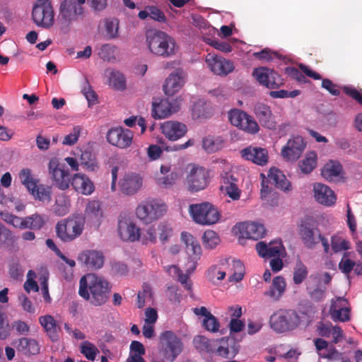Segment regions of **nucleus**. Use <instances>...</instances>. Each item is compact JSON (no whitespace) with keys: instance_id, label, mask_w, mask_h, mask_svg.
<instances>
[{"instance_id":"1","label":"nucleus","mask_w":362,"mask_h":362,"mask_svg":"<svg viewBox=\"0 0 362 362\" xmlns=\"http://www.w3.org/2000/svg\"><path fill=\"white\" fill-rule=\"evenodd\" d=\"M110 291L109 283L103 277L88 274L79 281V295L95 306L105 303Z\"/></svg>"},{"instance_id":"2","label":"nucleus","mask_w":362,"mask_h":362,"mask_svg":"<svg viewBox=\"0 0 362 362\" xmlns=\"http://www.w3.org/2000/svg\"><path fill=\"white\" fill-rule=\"evenodd\" d=\"M146 42L152 54L164 58L174 56L178 49L174 38L156 29H148L146 31Z\"/></svg>"},{"instance_id":"3","label":"nucleus","mask_w":362,"mask_h":362,"mask_svg":"<svg viewBox=\"0 0 362 362\" xmlns=\"http://www.w3.org/2000/svg\"><path fill=\"white\" fill-rule=\"evenodd\" d=\"M300 324V317L293 310H279L269 319L270 327L276 332L283 333L296 328Z\"/></svg>"},{"instance_id":"4","label":"nucleus","mask_w":362,"mask_h":362,"mask_svg":"<svg viewBox=\"0 0 362 362\" xmlns=\"http://www.w3.org/2000/svg\"><path fill=\"white\" fill-rule=\"evenodd\" d=\"M189 213L194 222L203 226L214 224L221 217L218 209L209 202L189 205Z\"/></svg>"},{"instance_id":"5","label":"nucleus","mask_w":362,"mask_h":362,"mask_svg":"<svg viewBox=\"0 0 362 362\" xmlns=\"http://www.w3.org/2000/svg\"><path fill=\"white\" fill-rule=\"evenodd\" d=\"M84 221L79 216H72L56 225V233L59 238L64 242H71L81 235L83 232Z\"/></svg>"},{"instance_id":"6","label":"nucleus","mask_w":362,"mask_h":362,"mask_svg":"<svg viewBox=\"0 0 362 362\" xmlns=\"http://www.w3.org/2000/svg\"><path fill=\"white\" fill-rule=\"evenodd\" d=\"M166 210L163 202L152 199L141 202L136 209V215L143 223L148 224L163 216Z\"/></svg>"},{"instance_id":"7","label":"nucleus","mask_w":362,"mask_h":362,"mask_svg":"<svg viewBox=\"0 0 362 362\" xmlns=\"http://www.w3.org/2000/svg\"><path fill=\"white\" fill-rule=\"evenodd\" d=\"M160 339V351L167 361L173 362L183 351L184 345L181 339L172 331L163 332Z\"/></svg>"},{"instance_id":"8","label":"nucleus","mask_w":362,"mask_h":362,"mask_svg":"<svg viewBox=\"0 0 362 362\" xmlns=\"http://www.w3.org/2000/svg\"><path fill=\"white\" fill-rule=\"evenodd\" d=\"M228 117L232 125L250 134L259 131L257 121L246 112L240 109H233L228 113Z\"/></svg>"},{"instance_id":"9","label":"nucleus","mask_w":362,"mask_h":362,"mask_svg":"<svg viewBox=\"0 0 362 362\" xmlns=\"http://www.w3.org/2000/svg\"><path fill=\"white\" fill-rule=\"evenodd\" d=\"M332 280V276L324 272L319 274L313 278V281L307 284L306 290L311 300L320 302L326 296V286L329 285Z\"/></svg>"},{"instance_id":"10","label":"nucleus","mask_w":362,"mask_h":362,"mask_svg":"<svg viewBox=\"0 0 362 362\" xmlns=\"http://www.w3.org/2000/svg\"><path fill=\"white\" fill-rule=\"evenodd\" d=\"M300 234L304 245L308 248H313L320 242L324 247L325 253L329 252V245L327 238L322 235L318 228L308 223L300 225Z\"/></svg>"},{"instance_id":"11","label":"nucleus","mask_w":362,"mask_h":362,"mask_svg":"<svg viewBox=\"0 0 362 362\" xmlns=\"http://www.w3.org/2000/svg\"><path fill=\"white\" fill-rule=\"evenodd\" d=\"M182 173L176 168H173L170 163L162 164L160 167V174L156 177V185L165 189H171L181 177Z\"/></svg>"},{"instance_id":"12","label":"nucleus","mask_w":362,"mask_h":362,"mask_svg":"<svg viewBox=\"0 0 362 362\" xmlns=\"http://www.w3.org/2000/svg\"><path fill=\"white\" fill-rule=\"evenodd\" d=\"M49 173L53 185L61 190L67 189L71 184L70 175L56 159H51L49 163Z\"/></svg>"},{"instance_id":"13","label":"nucleus","mask_w":362,"mask_h":362,"mask_svg":"<svg viewBox=\"0 0 362 362\" xmlns=\"http://www.w3.org/2000/svg\"><path fill=\"white\" fill-rule=\"evenodd\" d=\"M33 23H54V11L50 0H37L32 10Z\"/></svg>"},{"instance_id":"14","label":"nucleus","mask_w":362,"mask_h":362,"mask_svg":"<svg viewBox=\"0 0 362 362\" xmlns=\"http://www.w3.org/2000/svg\"><path fill=\"white\" fill-rule=\"evenodd\" d=\"M252 75L261 85L269 89L278 88L283 84L281 76L273 69L267 67L254 69Z\"/></svg>"},{"instance_id":"15","label":"nucleus","mask_w":362,"mask_h":362,"mask_svg":"<svg viewBox=\"0 0 362 362\" xmlns=\"http://www.w3.org/2000/svg\"><path fill=\"white\" fill-rule=\"evenodd\" d=\"M106 137L107 141L112 146L119 148H127L132 144L134 134L128 129L116 127L110 129Z\"/></svg>"},{"instance_id":"16","label":"nucleus","mask_w":362,"mask_h":362,"mask_svg":"<svg viewBox=\"0 0 362 362\" xmlns=\"http://www.w3.org/2000/svg\"><path fill=\"white\" fill-rule=\"evenodd\" d=\"M117 233L119 238L126 242L134 243L139 240L141 237L139 228L130 218L126 217L119 218Z\"/></svg>"},{"instance_id":"17","label":"nucleus","mask_w":362,"mask_h":362,"mask_svg":"<svg viewBox=\"0 0 362 362\" xmlns=\"http://www.w3.org/2000/svg\"><path fill=\"white\" fill-rule=\"evenodd\" d=\"M105 212L101 202L95 199L89 200L83 213V221H86L95 227H99L104 218Z\"/></svg>"},{"instance_id":"18","label":"nucleus","mask_w":362,"mask_h":362,"mask_svg":"<svg viewBox=\"0 0 362 362\" xmlns=\"http://www.w3.org/2000/svg\"><path fill=\"white\" fill-rule=\"evenodd\" d=\"M206 63L213 73L220 76H226L235 69L232 61L212 54L206 55Z\"/></svg>"},{"instance_id":"19","label":"nucleus","mask_w":362,"mask_h":362,"mask_svg":"<svg viewBox=\"0 0 362 362\" xmlns=\"http://www.w3.org/2000/svg\"><path fill=\"white\" fill-rule=\"evenodd\" d=\"M187 185L191 192L205 189L208 185L207 173L203 168L193 167L187 177Z\"/></svg>"},{"instance_id":"20","label":"nucleus","mask_w":362,"mask_h":362,"mask_svg":"<svg viewBox=\"0 0 362 362\" xmlns=\"http://www.w3.org/2000/svg\"><path fill=\"white\" fill-rule=\"evenodd\" d=\"M78 262L88 270L100 269L104 264L103 254L95 250H83L78 254Z\"/></svg>"},{"instance_id":"21","label":"nucleus","mask_w":362,"mask_h":362,"mask_svg":"<svg viewBox=\"0 0 362 362\" xmlns=\"http://www.w3.org/2000/svg\"><path fill=\"white\" fill-rule=\"evenodd\" d=\"M181 100H161L158 104H153L152 115L155 118L163 119L177 112L180 107Z\"/></svg>"},{"instance_id":"22","label":"nucleus","mask_w":362,"mask_h":362,"mask_svg":"<svg viewBox=\"0 0 362 362\" xmlns=\"http://www.w3.org/2000/svg\"><path fill=\"white\" fill-rule=\"evenodd\" d=\"M305 148L303 138L296 136L289 139L286 145L281 150V155L287 160H296L302 154Z\"/></svg>"},{"instance_id":"23","label":"nucleus","mask_w":362,"mask_h":362,"mask_svg":"<svg viewBox=\"0 0 362 362\" xmlns=\"http://www.w3.org/2000/svg\"><path fill=\"white\" fill-rule=\"evenodd\" d=\"M255 247L258 255L264 258L281 257L284 252V247L280 240L271 241L268 244L260 241L256 244Z\"/></svg>"},{"instance_id":"24","label":"nucleus","mask_w":362,"mask_h":362,"mask_svg":"<svg viewBox=\"0 0 362 362\" xmlns=\"http://www.w3.org/2000/svg\"><path fill=\"white\" fill-rule=\"evenodd\" d=\"M221 190L233 200L240 199L241 191L238 187V180L231 171L224 172L221 175Z\"/></svg>"},{"instance_id":"25","label":"nucleus","mask_w":362,"mask_h":362,"mask_svg":"<svg viewBox=\"0 0 362 362\" xmlns=\"http://www.w3.org/2000/svg\"><path fill=\"white\" fill-rule=\"evenodd\" d=\"M59 12L62 18L70 23L79 20V17L83 13V8L73 0H64L60 4Z\"/></svg>"},{"instance_id":"26","label":"nucleus","mask_w":362,"mask_h":362,"mask_svg":"<svg viewBox=\"0 0 362 362\" xmlns=\"http://www.w3.org/2000/svg\"><path fill=\"white\" fill-rule=\"evenodd\" d=\"M185 83V74L181 69H177L166 78L163 90L167 95H173L178 92Z\"/></svg>"},{"instance_id":"27","label":"nucleus","mask_w":362,"mask_h":362,"mask_svg":"<svg viewBox=\"0 0 362 362\" xmlns=\"http://www.w3.org/2000/svg\"><path fill=\"white\" fill-rule=\"evenodd\" d=\"M254 113L263 127L275 129L276 123L269 106L261 103H257L254 107Z\"/></svg>"},{"instance_id":"28","label":"nucleus","mask_w":362,"mask_h":362,"mask_svg":"<svg viewBox=\"0 0 362 362\" xmlns=\"http://www.w3.org/2000/svg\"><path fill=\"white\" fill-rule=\"evenodd\" d=\"M241 156L245 160L259 165H264L268 162V152L262 147L250 146L241 151Z\"/></svg>"},{"instance_id":"29","label":"nucleus","mask_w":362,"mask_h":362,"mask_svg":"<svg viewBox=\"0 0 362 362\" xmlns=\"http://www.w3.org/2000/svg\"><path fill=\"white\" fill-rule=\"evenodd\" d=\"M243 238L258 240L264 237L266 230L262 224L255 222L239 223L235 226Z\"/></svg>"},{"instance_id":"30","label":"nucleus","mask_w":362,"mask_h":362,"mask_svg":"<svg viewBox=\"0 0 362 362\" xmlns=\"http://www.w3.org/2000/svg\"><path fill=\"white\" fill-rule=\"evenodd\" d=\"M313 192L316 201L321 204L329 206L333 205L336 202L334 192L324 184H315Z\"/></svg>"},{"instance_id":"31","label":"nucleus","mask_w":362,"mask_h":362,"mask_svg":"<svg viewBox=\"0 0 362 362\" xmlns=\"http://www.w3.org/2000/svg\"><path fill=\"white\" fill-rule=\"evenodd\" d=\"M163 134L170 140L175 141L183 136L187 132L185 124L175 122L167 121L162 124Z\"/></svg>"},{"instance_id":"32","label":"nucleus","mask_w":362,"mask_h":362,"mask_svg":"<svg viewBox=\"0 0 362 362\" xmlns=\"http://www.w3.org/2000/svg\"><path fill=\"white\" fill-rule=\"evenodd\" d=\"M142 183V178L139 175L129 173L124 176L120 183V188L124 194L132 195L141 187Z\"/></svg>"},{"instance_id":"33","label":"nucleus","mask_w":362,"mask_h":362,"mask_svg":"<svg viewBox=\"0 0 362 362\" xmlns=\"http://www.w3.org/2000/svg\"><path fill=\"white\" fill-rule=\"evenodd\" d=\"M13 344L18 352L26 356L35 355L40 353V344L36 339L33 338H20L16 340Z\"/></svg>"},{"instance_id":"34","label":"nucleus","mask_w":362,"mask_h":362,"mask_svg":"<svg viewBox=\"0 0 362 362\" xmlns=\"http://www.w3.org/2000/svg\"><path fill=\"white\" fill-rule=\"evenodd\" d=\"M71 185L76 192L85 195H90L95 189L94 185L86 175L81 173H76L72 177Z\"/></svg>"},{"instance_id":"35","label":"nucleus","mask_w":362,"mask_h":362,"mask_svg":"<svg viewBox=\"0 0 362 362\" xmlns=\"http://www.w3.org/2000/svg\"><path fill=\"white\" fill-rule=\"evenodd\" d=\"M268 180L271 184L274 185L277 188L284 191L291 190L290 182L286 179L285 175L276 168H271L269 170Z\"/></svg>"},{"instance_id":"36","label":"nucleus","mask_w":362,"mask_h":362,"mask_svg":"<svg viewBox=\"0 0 362 362\" xmlns=\"http://www.w3.org/2000/svg\"><path fill=\"white\" fill-rule=\"evenodd\" d=\"M286 287L285 279L278 276L273 279L269 289L264 292V296H269L272 300H279L284 294Z\"/></svg>"},{"instance_id":"37","label":"nucleus","mask_w":362,"mask_h":362,"mask_svg":"<svg viewBox=\"0 0 362 362\" xmlns=\"http://www.w3.org/2000/svg\"><path fill=\"white\" fill-rule=\"evenodd\" d=\"M71 199L65 194H59L56 197L55 202L52 206L53 213L58 216H64L69 212Z\"/></svg>"},{"instance_id":"38","label":"nucleus","mask_w":362,"mask_h":362,"mask_svg":"<svg viewBox=\"0 0 362 362\" xmlns=\"http://www.w3.org/2000/svg\"><path fill=\"white\" fill-rule=\"evenodd\" d=\"M119 49L112 44H104L98 49V56L100 59L108 62H116L118 59Z\"/></svg>"},{"instance_id":"39","label":"nucleus","mask_w":362,"mask_h":362,"mask_svg":"<svg viewBox=\"0 0 362 362\" xmlns=\"http://www.w3.org/2000/svg\"><path fill=\"white\" fill-rule=\"evenodd\" d=\"M181 238L186 245V251L189 255L199 256L202 254V248L199 242L190 233L182 232Z\"/></svg>"},{"instance_id":"40","label":"nucleus","mask_w":362,"mask_h":362,"mask_svg":"<svg viewBox=\"0 0 362 362\" xmlns=\"http://www.w3.org/2000/svg\"><path fill=\"white\" fill-rule=\"evenodd\" d=\"M41 326L45 329L47 335L52 341L57 339V328L56 321L51 315L41 316L39 318Z\"/></svg>"},{"instance_id":"41","label":"nucleus","mask_w":362,"mask_h":362,"mask_svg":"<svg viewBox=\"0 0 362 362\" xmlns=\"http://www.w3.org/2000/svg\"><path fill=\"white\" fill-rule=\"evenodd\" d=\"M341 169L339 162L330 160L322 169L321 175L327 180L331 181L339 176Z\"/></svg>"},{"instance_id":"42","label":"nucleus","mask_w":362,"mask_h":362,"mask_svg":"<svg viewBox=\"0 0 362 362\" xmlns=\"http://www.w3.org/2000/svg\"><path fill=\"white\" fill-rule=\"evenodd\" d=\"M105 75L108 77L109 85L117 90L125 88V80L123 74L118 71L107 69Z\"/></svg>"},{"instance_id":"43","label":"nucleus","mask_w":362,"mask_h":362,"mask_svg":"<svg viewBox=\"0 0 362 362\" xmlns=\"http://www.w3.org/2000/svg\"><path fill=\"white\" fill-rule=\"evenodd\" d=\"M30 194L33 195L35 199L42 202L49 203L52 200L51 187L45 185H37Z\"/></svg>"},{"instance_id":"44","label":"nucleus","mask_w":362,"mask_h":362,"mask_svg":"<svg viewBox=\"0 0 362 362\" xmlns=\"http://www.w3.org/2000/svg\"><path fill=\"white\" fill-rule=\"evenodd\" d=\"M45 216L35 213L25 217V229L37 230H40L45 224Z\"/></svg>"},{"instance_id":"45","label":"nucleus","mask_w":362,"mask_h":362,"mask_svg":"<svg viewBox=\"0 0 362 362\" xmlns=\"http://www.w3.org/2000/svg\"><path fill=\"white\" fill-rule=\"evenodd\" d=\"M19 178L22 185H23L28 191L30 192L36 187L39 180L34 177L32 172L28 168H23L19 173Z\"/></svg>"},{"instance_id":"46","label":"nucleus","mask_w":362,"mask_h":362,"mask_svg":"<svg viewBox=\"0 0 362 362\" xmlns=\"http://www.w3.org/2000/svg\"><path fill=\"white\" fill-rule=\"evenodd\" d=\"M98 34L105 40H111L118 37V24H99Z\"/></svg>"},{"instance_id":"47","label":"nucleus","mask_w":362,"mask_h":362,"mask_svg":"<svg viewBox=\"0 0 362 362\" xmlns=\"http://www.w3.org/2000/svg\"><path fill=\"white\" fill-rule=\"evenodd\" d=\"M308 275L307 267L298 259L293 267V283L296 285L302 284Z\"/></svg>"},{"instance_id":"48","label":"nucleus","mask_w":362,"mask_h":362,"mask_svg":"<svg viewBox=\"0 0 362 362\" xmlns=\"http://www.w3.org/2000/svg\"><path fill=\"white\" fill-rule=\"evenodd\" d=\"M215 341H211L204 336H197L193 339V344L194 347L199 351H204L206 352L214 351V347L215 346Z\"/></svg>"},{"instance_id":"49","label":"nucleus","mask_w":362,"mask_h":362,"mask_svg":"<svg viewBox=\"0 0 362 362\" xmlns=\"http://www.w3.org/2000/svg\"><path fill=\"white\" fill-rule=\"evenodd\" d=\"M153 300V293L151 287L148 285H144L142 290L139 291L137 294V306L139 308H142L147 303H150Z\"/></svg>"},{"instance_id":"50","label":"nucleus","mask_w":362,"mask_h":362,"mask_svg":"<svg viewBox=\"0 0 362 362\" xmlns=\"http://www.w3.org/2000/svg\"><path fill=\"white\" fill-rule=\"evenodd\" d=\"M317 164V155L314 152H310L300 163V170L304 173H310L315 168Z\"/></svg>"},{"instance_id":"51","label":"nucleus","mask_w":362,"mask_h":362,"mask_svg":"<svg viewBox=\"0 0 362 362\" xmlns=\"http://www.w3.org/2000/svg\"><path fill=\"white\" fill-rule=\"evenodd\" d=\"M202 238L204 247L209 249H214L220 242L216 233L211 230H206Z\"/></svg>"},{"instance_id":"52","label":"nucleus","mask_w":362,"mask_h":362,"mask_svg":"<svg viewBox=\"0 0 362 362\" xmlns=\"http://www.w3.org/2000/svg\"><path fill=\"white\" fill-rule=\"evenodd\" d=\"M226 264L222 263V267H219L218 266L211 267L207 273V276L209 279L215 283L216 280L221 281L226 276V270H225Z\"/></svg>"},{"instance_id":"53","label":"nucleus","mask_w":362,"mask_h":362,"mask_svg":"<svg viewBox=\"0 0 362 362\" xmlns=\"http://www.w3.org/2000/svg\"><path fill=\"white\" fill-rule=\"evenodd\" d=\"M142 244H156L157 240V230L154 226L148 227L143 233H141L140 239Z\"/></svg>"},{"instance_id":"54","label":"nucleus","mask_w":362,"mask_h":362,"mask_svg":"<svg viewBox=\"0 0 362 362\" xmlns=\"http://www.w3.org/2000/svg\"><path fill=\"white\" fill-rule=\"evenodd\" d=\"M2 219L7 223L12 225L14 228L25 229V217L21 218L17 216L6 213L1 214Z\"/></svg>"},{"instance_id":"55","label":"nucleus","mask_w":362,"mask_h":362,"mask_svg":"<svg viewBox=\"0 0 362 362\" xmlns=\"http://www.w3.org/2000/svg\"><path fill=\"white\" fill-rule=\"evenodd\" d=\"M81 352L88 360L93 361L99 351L94 344L88 341H86L81 345Z\"/></svg>"},{"instance_id":"56","label":"nucleus","mask_w":362,"mask_h":362,"mask_svg":"<svg viewBox=\"0 0 362 362\" xmlns=\"http://www.w3.org/2000/svg\"><path fill=\"white\" fill-rule=\"evenodd\" d=\"M233 273L230 276V281H240L243 277L244 267L240 260H232Z\"/></svg>"},{"instance_id":"57","label":"nucleus","mask_w":362,"mask_h":362,"mask_svg":"<svg viewBox=\"0 0 362 362\" xmlns=\"http://www.w3.org/2000/svg\"><path fill=\"white\" fill-rule=\"evenodd\" d=\"M80 160L81 165L90 170H94L97 166L95 157L89 151H85L81 153Z\"/></svg>"},{"instance_id":"58","label":"nucleus","mask_w":362,"mask_h":362,"mask_svg":"<svg viewBox=\"0 0 362 362\" xmlns=\"http://www.w3.org/2000/svg\"><path fill=\"white\" fill-rule=\"evenodd\" d=\"M8 272L12 279L19 280L23 278L24 270L18 259H12L9 264Z\"/></svg>"},{"instance_id":"59","label":"nucleus","mask_w":362,"mask_h":362,"mask_svg":"<svg viewBox=\"0 0 362 362\" xmlns=\"http://www.w3.org/2000/svg\"><path fill=\"white\" fill-rule=\"evenodd\" d=\"M331 245L334 252H341L349 248V243L337 235L332 237Z\"/></svg>"},{"instance_id":"60","label":"nucleus","mask_w":362,"mask_h":362,"mask_svg":"<svg viewBox=\"0 0 362 362\" xmlns=\"http://www.w3.org/2000/svg\"><path fill=\"white\" fill-rule=\"evenodd\" d=\"M82 127L80 126L74 127L72 131L64 136L62 144L66 146H72L75 144L78 139Z\"/></svg>"},{"instance_id":"61","label":"nucleus","mask_w":362,"mask_h":362,"mask_svg":"<svg viewBox=\"0 0 362 362\" xmlns=\"http://www.w3.org/2000/svg\"><path fill=\"white\" fill-rule=\"evenodd\" d=\"M82 93L86 97L88 103V106L90 107L98 103V97L95 92L93 90L92 87L89 85L88 81L85 82V86L82 89Z\"/></svg>"},{"instance_id":"62","label":"nucleus","mask_w":362,"mask_h":362,"mask_svg":"<svg viewBox=\"0 0 362 362\" xmlns=\"http://www.w3.org/2000/svg\"><path fill=\"white\" fill-rule=\"evenodd\" d=\"M329 314L334 321L345 322L349 320V308H337V310H329Z\"/></svg>"},{"instance_id":"63","label":"nucleus","mask_w":362,"mask_h":362,"mask_svg":"<svg viewBox=\"0 0 362 362\" xmlns=\"http://www.w3.org/2000/svg\"><path fill=\"white\" fill-rule=\"evenodd\" d=\"M348 253H344L342 259L339 264V268L341 272L346 275H349L354 267L355 262L347 257Z\"/></svg>"},{"instance_id":"64","label":"nucleus","mask_w":362,"mask_h":362,"mask_svg":"<svg viewBox=\"0 0 362 362\" xmlns=\"http://www.w3.org/2000/svg\"><path fill=\"white\" fill-rule=\"evenodd\" d=\"M156 230L159 239L163 243L167 242L169 237L172 235V228L165 223L158 225Z\"/></svg>"}]
</instances>
